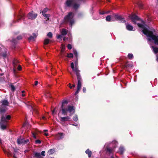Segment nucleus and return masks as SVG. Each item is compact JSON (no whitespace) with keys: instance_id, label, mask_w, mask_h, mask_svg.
Segmentation results:
<instances>
[{"instance_id":"obj_1","label":"nucleus","mask_w":158,"mask_h":158,"mask_svg":"<svg viewBox=\"0 0 158 158\" xmlns=\"http://www.w3.org/2000/svg\"><path fill=\"white\" fill-rule=\"evenodd\" d=\"M83 0H66L64 4L66 7H72L74 10H77L80 8L81 2Z\"/></svg>"},{"instance_id":"obj_2","label":"nucleus","mask_w":158,"mask_h":158,"mask_svg":"<svg viewBox=\"0 0 158 158\" xmlns=\"http://www.w3.org/2000/svg\"><path fill=\"white\" fill-rule=\"evenodd\" d=\"M74 14L73 12H69L68 14L64 16L63 20V23L65 24L69 23L72 27L74 23Z\"/></svg>"},{"instance_id":"obj_3","label":"nucleus","mask_w":158,"mask_h":158,"mask_svg":"<svg viewBox=\"0 0 158 158\" xmlns=\"http://www.w3.org/2000/svg\"><path fill=\"white\" fill-rule=\"evenodd\" d=\"M137 25L139 27L143 29L142 32L147 37H150L154 35L153 32L149 30L147 28L145 27L143 25L138 23H137Z\"/></svg>"},{"instance_id":"obj_4","label":"nucleus","mask_w":158,"mask_h":158,"mask_svg":"<svg viewBox=\"0 0 158 158\" xmlns=\"http://www.w3.org/2000/svg\"><path fill=\"white\" fill-rule=\"evenodd\" d=\"M77 79V89L75 93V95H77L81 89V82L82 78L80 73L76 75Z\"/></svg>"},{"instance_id":"obj_5","label":"nucleus","mask_w":158,"mask_h":158,"mask_svg":"<svg viewBox=\"0 0 158 158\" xmlns=\"http://www.w3.org/2000/svg\"><path fill=\"white\" fill-rule=\"evenodd\" d=\"M68 102L67 100H63L62 105L60 107V110L59 113L58 114V115H59L60 113L61 112L62 114L66 115H67V108L65 107L64 106V105L65 104H67Z\"/></svg>"},{"instance_id":"obj_6","label":"nucleus","mask_w":158,"mask_h":158,"mask_svg":"<svg viewBox=\"0 0 158 158\" xmlns=\"http://www.w3.org/2000/svg\"><path fill=\"white\" fill-rule=\"evenodd\" d=\"M37 14L35 13L33 11H32L28 14L27 17L29 19L33 20L37 17Z\"/></svg>"},{"instance_id":"obj_7","label":"nucleus","mask_w":158,"mask_h":158,"mask_svg":"<svg viewBox=\"0 0 158 158\" xmlns=\"http://www.w3.org/2000/svg\"><path fill=\"white\" fill-rule=\"evenodd\" d=\"M67 112L68 111L70 113L69 114L70 116H71L75 112V108L73 106L69 105L68 106V108H67Z\"/></svg>"},{"instance_id":"obj_8","label":"nucleus","mask_w":158,"mask_h":158,"mask_svg":"<svg viewBox=\"0 0 158 158\" xmlns=\"http://www.w3.org/2000/svg\"><path fill=\"white\" fill-rule=\"evenodd\" d=\"M131 21L135 24H136V21H140L141 20L138 16L135 14L131 16Z\"/></svg>"},{"instance_id":"obj_9","label":"nucleus","mask_w":158,"mask_h":158,"mask_svg":"<svg viewBox=\"0 0 158 158\" xmlns=\"http://www.w3.org/2000/svg\"><path fill=\"white\" fill-rule=\"evenodd\" d=\"M29 141V139L25 140L24 139H17V143L19 144H25Z\"/></svg>"},{"instance_id":"obj_10","label":"nucleus","mask_w":158,"mask_h":158,"mask_svg":"<svg viewBox=\"0 0 158 158\" xmlns=\"http://www.w3.org/2000/svg\"><path fill=\"white\" fill-rule=\"evenodd\" d=\"M71 67L73 71L75 73L76 75L80 73V71L78 69V67L75 66L74 67V63L73 62L71 63Z\"/></svg>"},{"instance_id":"obj_11","label":"nucleus","mask_w":158,"mask_h":158,"mask_svg":"<svg viewBox=\"0 0 158 158\" xmlns=\"http://www.w3.org/2000/svg\"><path fill=\"white\" fill-rule=\"evenodd\" d=\"M11 118V117L10 115H6V117H4L3 115L1 117V120L2 121H4L7 123V121L10 119Z\"/></svg>"},{"instance_id":"obj_12","label":"nucleus","mask_w":158,"mask_h":158,"mask_svg":"<svg viewBox=\"0 0 158 158\" xmlns=\"http://www.w3.org/2000/svg\"><path fill=\"white\" fill-rule=\"evenodd\" d=\"M7 123L1 120L0 123V127L3 130H5L6 128Z\"/></svg>"},{"instance_id":"obj_13","label":"nucleus","mask_w":158,"mask_h":158,"mask_svg":"<svg viewBox=\"0 0 158 158\" xmlns=\"http://www.w3.org/2000/svg\"><path fill=\"white\" fill-rule=\"evenodd\" d=\"M114 17L117 20H120L121 23H124L126 22V20L122 18L121 16L115 15Z\"/></svg>"},{"instance_id":"obj_14","label":"nucleus","mask_w":158,"mask_h":158,"mask_svg":"<svg viewBox=\"0 0 158 158\" xmlns=\"http://www.w3.org/2000/svg\"><path fill=\"white\" fill-rule=\"evenodd\" d=\"M0 56L4 58H6L7 57V52L5 49H3V50H2V52L0 53Z\"/></svg>"},{"instance_id":"obj_15","label":"nucleus","mask_w":158,"mask_h":158,"mask_svg":"<svg viewBox=\"0 0 158 158\" xmlns=\"http://www.w3.org/2000/svg\"><path fill=\"white\" fill-rule=\"evenodd\" d=\"M70 118H71L70 117L67 116L64 117H60V121L61 122H65L66 121H69V119H70Z\"/></svg>"},{"instance_id":"obj_16","label":"nucleus","mask_w":158,"mask_h":158,"mask_svg":"<svg viewBox=\"0 0 158 158\" xmlns=\"http://www.w3.org/2000/svg\"><path fill=\"white\" fill-rule=\"evenodd\" d=\"M6 110V107L3 106H1L0 107V114H3Z\"/></svg>"},{"instance_id":"obj_17","label":"nucleus","mask_w":158,"mask_h":158,"mask_svg":"<svg viewBox=\"0 0 158 158\" xmlns=\"http://www.w3.org/2000/svg\"><path fill=\"white\" fill-rule=\"evenodd\" d=\"M133 64L132 63H130L128 61H127L125 63L124 65V68H130L133 66Z\"/></svg>"},{"instance_id":"obj_18","label":"nucleus","mask_w":158,"mask_h":158,"mask_svg":"<svg viewBox=\"0 0 158 158\" xmlns=\"http://www.w3.org/2000/svg\"><path fill=\"white\" fill-rule=\"evenodd\" d=\"M64 134L62 133H59L56 136V138L58 140H60L64 138Z\"/></svg>"},{"instance_id":"obj_19","label":"nucleus","mask_w":158,"mask_h":158,"mask_svg":"<svg viewBox=\"0 0 158 158\" xmlns=\"http://www.w3.org/2000/svg\"><path fill=\"white\" fill-rule=\"evenodd\" d=\"M32 35H33V36H30L28 39V40L29 41L31 40L34 41L35 39L37 37V35L35 33H33Z\"/></svg>"},{"instance_id":"obj_20","label":"nucleus","mask_w":158,"mask_h":158,"mask_svg":"<svg viewBox=\"0 0 158 158\" xmlns=\"http://www.w3.org/2000/svg\"><path fill=\"white\" fill-rule=\"evenodd\" d=\"M1 103H2V105L1 106H9V102L7 100L4 99L2 101Z\"/></svg>"},{"instance_id":"obj_21","label":"nucleus","mask_w":158,"mask_h":158,"mask_svg":"<svg viewBox=\"0 0 158 158\" xmlns=\"http://www.w3.org/2000/svg\"><path fill=\"white\" fill-rule=\"evenodd\" d=\"M126 29L128 31H132L133 29V27L129 24H126Z\"/></svg>"},{"instance_id":"obj_22","label":"nucleus","mask_w":158,"mask_h":158,"mask_svg":"<svg viewBox=\"0 0 158 158\" xmlns=\"http://www.w3.org/2000/svg\"><path fill=\"white\" fill-rule=\"evenodd\" d=\"M34 157H36L38 158H41V156L40 153L35 152L34 153Z\"/></svg>"},{"instance_id":"obj_23","label":"nucleus","mask_w":158,"mask_h":158,"mask_svg":"<svg viewBox=\"0 0 158 158\" xmlns=\"http://www.w3.org/2000/svg\"><path fill=\"white\" fill-rule=\"evenodd\" d=\"M124 151V149L123 147H120L119 148L118 152L121 155H123Z\"/></svg>"},{"instance_id":"obj_24","label":"nucleus","mask_w":158,"mask_h":158,"mask_svg":"<svg viewBox=\"0 0 158 158\" xmlns=\"http://www.w3.org/2000/svg\"><path fill=\"white\" fill-rule=\"evenodd\" d=\"M24 14L20 15H19V17H18V19L16 21H13L14 23H15L16 22H19V20H20L21 19L23 18V17L24 16Z\"/></svg>"},{"instance_id":"obj_25","label":"nucleus","mask_w":158,"mask_h":158,"mask_svg":"<svg viewBox=\"0 0 158 158\" xmlns=\"http://www.w3.org/2000/svg\"><path fill=\"white\" fill-rule=\"evenodd\" d=\"M114 150L112 148H106V151L107 152H108L109 154H110L113 152Z\"/></svg>"},{"instance_id":"obj_26","label":"nucleus","mask_w":158,"mask_h":158,"mask_svg":"<svg viewBox=\"0 0 158 158\" xmlns=\"http://www.w3.org/2000/svg\"><path fill=\"white\" fill-rule=\"evenodd\" d=\"M85 153L88 155V157H90L92 155V152L89 149H88L86 150L85 152Z\"/></svg>"},{"instance_id":"obj_27","label":"nucleus","mask_w":158,"mask_h":158,"mask_svg":"<svg viewBox=\"0 0 158 158\" xmlns=\"http://www.w3.org/2000/svg\"><path fill=\"white\" fill-rule=\"evenodd\" d=\"M137 4L139 6V7L141 8L142 9L143 8V4H142V2L141 1H138L137 2Z\"/></svg>"},{"instance_id":"obj_28","label":"nucleus","mask_w":158,"mask_h":158,"mask_svg":"<svg viewBox=\"0 0 158 158\" xmlns=\"http://www.w3.org/2000/svg\"><path fill=\"white\" fill-rule=\"evenodd\" d=\"M67 34V31L64 28H63L61 31V34L63 35H65Z\"/></svg>"},{"instance_id":"obj_29","label":"nucleus","mask_w":158,"mask_h":158,"mask_svg":"<svg viewBox=\"0 0 158 158\" xmlns=\"http://www.w3.org/2000/svg\"><path fill=\"white\" fill-rule=\"evenodd\" d=\"M55 152V150L54 149H51L48 151V153L50 155L53 154Z\"/></svg>"},{"instance_id":"obj_30","label":"nucleus","mask_w":158,"mask_h":158,"mask_svg":"<svg viewBox=\"0 0 158 158\" xmlns=\"http://www.w3.org/2000/svg\"><path fill=\"white\" fill-rule=\"evenodd\" d=\"M51 40L48 39H45L44 41V44L47 45L50 42H51Z\"/></svg>"},{"instance_id":"obj_31","label":"nucleus","mask_w":158,"mask_h":158,"mask_svg":"<svg viewBox=\"0 0 158 158\" xmlns=\"http://www.w3.org/2000/svg\"><path fill=\"white\" fill-rule=\"evenodd\" d=\"M19 63V61L17 60V59H14L13 62V64L14 67H15V66H16L17 64Z\"/></svg>"},{"instance_id":"obj_32","label":"nucleus","mask_w":158,"mask_h":158,"mask_svg":"<svg viewBox=\"0 0 158 158\" xmlns=\"http://www.w3.org/2000/svg\"><path fill=\"white\" fill-rule=\"evenodd\" d=\"M22 39V36L21 35H19L18 36L16 39H13L12 40V41L13 42L15 43V41L17 39L18 40H19Z\"/></svg>"},{"instance_id":"obj_33","label":"nucleus","mask_w":158,"mask_h":158,"mask_svg":"<svg viewBox=\"0 0 158 158\" xmlns=\"http://www.w3.org/2000/svg\"><path fill=\"white\" fill-rule=\"evenodd\" d=\"M10 86L11 88V89L12 91H14L15 90V88L12 84H10Z\"/></svg>"},{"instance_id":"obj_34","label":"nucleus","mask_w":158,"mask_h":158,"mask_svg":"<svg viewBox=\"0 0 158 158\" xmlns=\"http://www.w3.org/2000/svg\"><path fill=\"white\" fill-rule=\"evenodd\" d=\"M47 36L50 38H52V34L51 32H49L47 34Z\"/></svg>"},{"instance_id":"obj_35","label":"nucleus","mask_w":158,"mask_h":158,"mask_svg":"<svg viewBox=\"0 0 158 158\" xmlns=\"http://www.w3.org/2000/svg\"><path fill=\"white\" fill-rule=\"evenodd\" d=\"M73 120L77 122L78 120V116L77 115H75L73 117Z\"/></svg>"},{"instance_id":"obj_36","label":"nucleus","mask_w":158,"mask_h":158,"mask_svg":"<svg viewBox=\"0 0 158 158\" xmlns=\"http://www.w3.org/2000/svg\"><path fill=\"white\" fill-rule=\"evenodd\" d=\"M73 55L72 53H67V57L68 58H73Z\"/></svg>"},{"instance_id":"obj_37","label":"nucleus","mask_w":158,"mask_h":158,"mask_svg":"<svg viewBox=\"0 0 158 158\" xmlns=\"http://www.w3.org/2000/svg\"><path fill=\"white\" fill-rule=\"evenodd\" d=\"M65 49V47L63 44L61 45V50L60 52H64Z\"/></svg>"},{"instance_id":"obj_38","label":"nucleus","mask_w":158,"mask_h":158,"mask_svg":"<svg viewBox=\"0 0 158 158\" xmlns=\"http://www.w3.org/2000/svg\"><path fill=\"white\" fill-rule=\"evenodd\" d=\"M48 10V9L47 8H45L42 11V15H44Z\"/></svg>"},{"instance_id":"obj_39","label":"nucleus","mask_w":158,"mask_h":158,"mask_svg":"<svg viewBox=\"0 0 158 158\" xmlns=\"http://www.w3.org/2000/svg\"><path fill=\"white\" fill-rule=\"evenodd\" d=\"M128 57L129 59H132L133 58V55L132 54L129 53L128 55Z\"/></svg>"},{"instance_id":"obj_40","label":"nucleus","mask_w":158,"mask_h":158,"mask_svg":"<svg viewBox=\"0 0 158 158\" xmlns=\"http://www.w3.org/2000/svg\"><path fill=\"white\" fill-rule=\"evenodd\" d=\"M106 19L107 21H110L111 20V17L110 15H108L106 18Z\"/></svg>"},{"instance_id":"obj_41","label":"nucleus","mask_w":158,"mask_h":158,"mask_svg":"<svg viewBox=\"0 0 158 158\" xmlns=\"http://www.w3.org/2000/svg\"><path fill=\"white\" fill-rule=\"evenodd\" d=\"M73 53L74 55L76 56V58H77L78 53L77 50L75 49L73 50Z\"/></svg>"},{"instance_id":"obj_42","label":"nucleus","mask_w":158,"mask_h":158,"mask_svg":"<svg viewBox=\"0 0 158 158\" xmlns=\"http://www.w3.org/2000/svg\"><path fill=\"white\" fill-rule=\"evenodd\" d=\"M43 16L46 18H47L48 19H49V17L50 16L49 14H45L44 15H42Z\"/></svg>"},{"instance_id":"obj_43","label":"nucleus","mask_w":158,"mask_h":158,"mask_svg":"<svg viewBox=\"0 0 158 158\" xmlns=\"http://www.w3.org/2000/svg\"><path fill=\"white\" fill-rule=\"evenodd\" d=\"M65 56V52H60V57L63 58Z\"/></svg>"},{"instance_id":"obj_44","label":"nucleus","mask_w":158,"mask_h":158,"mask_svg":"<svg viewBox=\"0 0 158 158\" xmlns=\"http://www.w3.org/2000/svg\"><path fill=\"white\" fill-rule=\"evenodd\" d=\"M8 157H10L12 156V154L10 151L8 152L6 154Z\"/></svg>"},{"instance_id":"obj_45","label":"nucleus","mask_w":158,"mask_h":158,"mask_svg":"<svg viewBox=\"0 0 158 158\" xmlns=\"http://www.w3.org/2000/svg\"><path fill=\"white\" fill-rule=\"evenodd\" d=\"M83 16V14L82 13H78L77 15V17L78 18H81Z\"/></svg>"},{"instance_id":"obj_46","label":"nucleus","mask_w":158,"mask_h":158,"mask_svg":"<svg viewBox=\"0 0 158 158\" xmlns=\"http://www.w3.org/2000/svg\"><path fill=\"white\" fill-rule=\"evenodd\" d=\"M41 143V141L40 140L37 139L35 141V143L40 144Z\"/></svg>"},{"instance_id":"obj_47","label":"nucleus","mask_w":158,"mask_h":158,"mask_svg":"<svg viewBox=\"0 0 158 158\" xmlns=\"http://www.w3.org/2000/svg\"><path fill=\"white\" fill-rule=\"evenodd\" d=\"M68 48L69 50L71 49L72 48V45L70 44H68L67 45Z\"/></svg>"},{"instance_id":"obj_48","label":"nucleus","mask_w":158,"mask_h":158,"mask_svg":"<svg viewBox=\"0 0 158 158\" xmlns=\"http://www.w3.org/2000/svg\"><path fill=\"white\" fill-rule=\"evenodd\" d=\"M75 64L76 66H77L78 65V59L77 58H76V60L75 62Z\"/></svg>"},{"instance_id":"obj_49","label":"nucleus","mask_w":158,"mask_h":158,"mask_svg":"<svg viewBox=\"0 0 158 158\" xmlns=\"http://www.w3.org/2000/svg\"><path fill=\"white\" fill-rule=\"evenodd\" d=\"M18 70L20 71L22 69V67L20 65H19L17 68Z\"/></svg>"},{"instance_id":"obj_50","label":"nucleus","mask_w":158,"mask_h":158,"mask_svg":"<svg viewBox=\"0 0 158 158\" xmlns=\"http://www.w3.org/2000/svg\"><path fill=\"white\" fill-rule=\"evenodd\" d=\"M45 151H42L41 154H40L41 155H42V156H45Z\"/></svg>"},{"instance_id":"obj_51","label":"nucleus","mask_w":158,"mask_h":158,"mask_svg":"<svg viewBox=\"0 0 158 158\" xmlns=\"http://www.w3.org/2000/svg\"><path fill=\"white\" fill-rule=\"evenodd\" d=\"M83 91L84 93H85L86 92V89L85 87H84L83 88Z\"/></svg>"},{"instance_id":"obj_52","label":"nucleus","mask_w":158,"mask_h":158,"mask_svg":"<svg viewBox=\"0 0 158 158\" xmlns=\"http://www.w3.org/2000/svg\"><path fill=\"white\" fill-rule=\"evenodd\" d=\"M61 36L60 35H58L57 36V39H60L61 38Z\"/></svg>"},{"instance_id":"obj_53","label":"nucleus","mask_w":158,"mask_h":158,"mask_svg":"<svg viewBox=\"0 0 158 158\" xmlns=\"http://www.w3.org/2000/svg\"><path fill=\"white\" fill-rule=\"evenodd\" d=\"M32 135H33V136L34 138H35V139H36V138H37L36 137L34 133H33L32 134Z\"/></svg>"},{"instance_id":"obj_54","label":"nucleus","mask_w":158,"mask_h":158,"mask_svg":"<svg viewBox=\"0 0 158 158\" xmlns=\"http://www.w3.org/2000/svg\"><path fill=\"white\" fill-rule=\"evenodd\" d=\"M38 81H35V84H34V85H37V84H38Z\"/></svg>"},{"instance_id":"obj_55","label":"nucleus","mask_w":158,"mask_h":158,"mask_svg":"<svg viewBox=\"0 0 158 158\" xmlns=\"http://www.w3.org/2000/svg\"><path fill=\"white\" fill-rule=\"evenodd\" d=\"M14 149V152H18V149H16L14 148H13Z\"/></svg>"},{"instance_id":"obj_56","label":"nucleus","mask_w":158,"mask_h":158,"mask_svg":"<svg viewBox=\"0 0 158 158\" xmlns=\"http://www.w3.org/2000/svg\"><path fill=\"white\" fill-rule=\"evenodd\" d=\"M55 110H56V108H54V109L52 111V115H53L54 114V113L55 111Z\"/></svg>"},{"instance_id":"obj_57","label":"nucleus","mask_w":158,"mask_h":158,"mask_svg":"<svg viewBox=\"0 0 158 158\" xmlns=\"http://www.w3.org/2000/svg\"><path fill=\"white\" fill-rule=\"evenodd\" d=\"M3 151L6 154H7V152H6V151L4 149H3Z\"/></svg>"},{"instance_id":"obj_58","label":"nucleus","mask_w":158,"mask_h":158,"mask_svg":"<svg viewBox=\"0 0 158 158\" xmlns=\"http://www.w3.org/2000/svg\"><path fill=\"white\" fill-rule=\"evenodd\" d=\"M69 88L70 89H72V86L71 85V84L70 83H69Z\"/></svg>"},{"instance_id":"obj_59","label":"nucleus","mask_w":158,"mask_h":158,"mask_svg":"<svg viewBox=\"0 0 158 158\" xmlns=\"http://www.w3.org/2000/svg\"><path fill=\"white\" fill-rule=\"evenodd\" d=\"M13 157L14 158H17V157L15 156V153H13Z\"/></svg>"},{"instance_id":"obj_60","label":"nucleus","mask_w":158,"mask_h":158,"mask_svg":"<svg viewBox=\"0 0 158 158\" xmlns=\"http://www.w3.org/2000/svg\"><path fill=\"white\" fill-rule=\"evenodd\" d=\"M44 135L46 136H47L48 135V133H45L44 134Z\"/></svg>"},{"instance_id":"obj_61","label":"nucleus","mask_w":158,"mask_h":158,"mask_svg":"<svg viewBox=\"0 0 158 158\" xmlns=\"http://www.w3.org/2000/svg\"><path fill=\"white\" fill-rule=\"evenodd\" d=\"M4 73H0V76H2L3 75H4Z\"/></svg>"},{"instance_id":"obj_62","label":"nucleus","mask_w":158,"mask_h":158,"mask_svg":"<svg viewBox=\"0 0 158 158\" xmlns=\"http://www.w3.org/2000/svg\"><path fill=\"white\" fill-rule=\"evenodd\" d=\"M66 40V38L65 37H64L63 39V40L64 41H65Z\"/></svg>"},{"instance_id":"obj_63","label":"nucleus","mask_w":158,"mask_h":158,"mask_svg":"<svg viewBox=\"0 0 158 158\" xmlns=\"http://www.w3.org/2000/svg\"><path fill=\"white\" fill-rule=\"evenodd\" d=\"M13 70L14 72V73H15V72H16V70L15 69H13Z\"/></svg>"},{"instance_id":"obj_64","label":"nucleus","mask_w":158,"mask_h":158,"mask_svg":"<svg viewBox=\"0 0 158 158\" xmlns=\"http://www.w3.org/2000/svg\"><path fill=\"white\" fill-rule=\"evenodd\" d=\"M22 95L23 97H24L25 96V94H23Z\"/></svg>"}]
</instances>
